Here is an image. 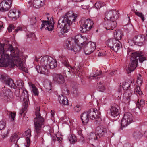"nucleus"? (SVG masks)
I'll list each match as a JSON object with an SVG mask.
<instances>
[{"mask_svg": "<svg viewBox=\"0 0 147 147\" xmlns=\"http://www.w3.org/2000/svg\"><path fill=\"white\" fill-rule=\"evenodd\" d=\"M4 44H0V54L1 56L0 59V66L13 68L16 65L20 69H22L23 68V62L19 58V55L18 54L16 55L15 53H15L14 48L10 44L9 45L8 49L12 53V61H10L9 55L4 53Z\"/></svg>", "mask_w": 147, "mask_h": 147, "instance_id": "nucleus-1", "label": "nucleus"}, {"mask_svg": "<svg viewBox=\"0 0 147 147\" xmlns=\"http://www.w3.org/2000/svg\"><path fill=\"white\" fill-rule=\"evenodd\" d=\"M77 18L72 11H69L64 16L60 17L58 20L57 28H61V32L62 34L67 33L70 29V26L72 22L75 21Z\"/></svg>", "mask_w": 147, "mask_h": 147, "instance_id": "nucleus-2", "label": "nucleus"}, {"mask_svg": "<svg viewBox=\"0 0 147 147\" xmlns=\"http://www.w3.org/2000/svg\"><path fill=\"white\" fill-rule=\"evenodd\" d=\"M35 111V115L36 117L35 118L34 121V131L36 136L37 137L41 136L42 140V137L44 135L43 130L42 127L44 124V119L41 116L40 113V109L38 107H37Z\"/></svg>", "mask_w": 147, "mask_h": 147, "instance_id": "nucleus-3", "label": "nucleus"}, {"mask_svg": "<svg viewBox=\"0 0 147 147\" xmlns=\"http://www.w3.org/2000/svg\"><path fill=\"white\" fill-rule=\"evenodd\" d=\"M131 63L129 66L126 69L127 72L128 74L134 71L137 67L138 60L140 63H142L144 61L146 60L141 52H133L131 53Z\"/></svg>", "mask_w": 147, "mask_h": 147, "instance_id": "nucleus-4", "label": "nucleus"}, {"mask_svg": "<svg viewBox=\"0 0 147 147\" xmlns=\"http://www.w3.org/2000/svg\"><path fill=\"white\" fill-rule=\"evenodd\" d=\"M83 38L81 35H76L74 38H68L66 41L64 45L65 48L69 50L71 49L73 47V42L75 44L79 45L82 43Z\"/></svg>", "mask_w": 147, "mask_h": 147, "instance_id": "nucleus-5", "label": "nucleus"}, {"mask_svg": "<svg viewBox=\"0 0 147 147\" xmlns=\"http://www.w3.org/2000/svg\"><path fill=\"white\" fill-rule=\"evenodd\" d=\"M81 24L80 30L82 33H88L93 27L94 22L90 19L81 21Z\"/></svg>", "mask_w": 147, "mask_h": 147, "instance_id": "nucleus-6", "label": "nucleus"}, {"mask_svg": "<svg viewBox=\"0 0 147 147\" xmlns=\"http://www.w3.org/2000/svg\"><path fill=\"white\" fill-rule=\"evenodd\" d=\"M82 47L83 48L85 54L86 55H89L92 53L95 50L96 48V44L94 42H87L82 41Z\"/></svg>", "mask_w": 147, "mask_h": 147, "instance_id": "nucleus-7", "label": "nucleus"}, {"mask_svg": "<svg viewBox=\"0 0 147 147\" xmlns=\"http://www.w3.org/2000/svg\"><path fill=\"white\" fill-rule=\"evenodd\" d=\"M47 21L42 20V26L40 28L41 30L44 27H45L46 30H48L49 31H52L54 28V20L53 17H52L50 19L49 17H47Z\"/></svg>", "mask_w": 147, "mask_h": 147, "instance_id": "nucleus-8", "label": "nucleus"}, {"mask_svg": "<svg viewBox=\"0 0 147 147\" xmlns=\"http://www.w3.org/2000/svg\"><path fill=\"white\" fill-rule=\"evenodd\" d=\"M133 121V116L132 114L130 112L125 113L123 118L121 121V128L127 126L131 123Z\"/></svg>", "mask_w": 147, "mask_h": 147, "instance_id": "nucleus-9", "label": "nucleus"}, {"mask_svg": "<svg viewBox=\"0 0 147 147\" xmlns=\"http://www.w3.org/2000/svg\"><path fill=\"white\" fill-rule=\"evenodd\" d=\"M3 90L1 91V96L4 100L7 101H9L13 96L12 92L9 89L5 88H2Z\"/></svg>", "mask_w": 147, "mask_h": 147, "instance_id": "nucleus-10", "label": "nucleus"}, {"mask_svg": "<svg viewBox=\"0 0 147 147\" xmlns=\"http://www.w3.org/2000/svg\"><path fill=\"white\" fill-rule=\"evenodd\" d=\"M133 40L134 44L140 46L143 45L146 40L145 36L141 34L135 36Z\"/></svg>", "mask_w": 147, "mask_h": 147, "instance_id": "nucleus-11", "label": "nucleus"}, {"mask_svg": "<svg viewBox=\"0 0 147 147\" xmlns=\"http://www.w3.org/2000/svg\"><path fill=\"white\" fill-rule=\"evenodd\" d=\"M12 3V0H3L0 3V11L5 12L10 9Z\"/></svg>", "mask_w": 147, "mask_h": 147, "instance_id": "nucleus-12", "label": "nucleus"}, {"mask_svg": "<svg viewBox=\"0 0 147 147\" xmlns=\"http://www.w3.org/2000/svg\"><path fill=\"white\" fill-rule=\"evenodd\" d=\"M105 17L107 20H116L118 18V13L113 10L108 11L105 13Z\"/></svg>", "mask_w": 147, "mask_h": 147, "instance_id": "nucleus-13", "label": "nucleus"}, {"mask_svg": "<svg viewBox=\"0 0 147 147\" xmlns=\"http://www.w3.org/2000/svg\"><path fill=\"white\" fill-rule=\"evenodd\" d=\"M2 77L3 81L6 85L8 86L11 88L16 89V87L14 83L13 80L9 78L6 76H2Z\"/></svg>", "mask_w": 147, "mask_h": 147, "instance_id": "nucleus-14", "label": "nucleus"}, {"mask_svg": "<svg viewBox=\"0 0 147 147\" xmlns=\"http://www.w3.org/2000/svg\"><path fill=\"white\" fill-rule=\"evenodd\" d=\"M104 27L107 30H113L117 26L115 20H107L104 22Z\"/></svg>", "mask_w": 147, "mask_h": 147, "instance_id": "nucleus-15", "label": "nucleus"}, {"mask_svg": "<svg viewBox=\"0 0 147 147\" xmlns=\"http://www.w3.org/2000/svg\"><path fill=\"white\" fill-rule=\"evenodd\" d=\"M109 113L111 116L113 118H116L115 120H117L119 117V107L112 106L109 110Z\"/></svg>", "mask_w": 147, "mask_h": 147, "instance_id": "nucleus-16", "label": "nucleus"}, {"mask_svg": "<svg viewBox=\"0 0 147 147\" xmlns=\"http://www.w3.org/2000/svg\"><path fill=\"white\" fill-rule=\"evenodd\" d=\"M53 81L58 84H63L65 82L64 77L61 74H54L53 75Z\"/></svg>", "mask_w": 147, "mask_h": 147, "instance_id": "nucleus-17", "label": "nucleus"}, {"mask_svg": "<svg viewBox=\"0 0 147 147\" xmlns=\"http://www.w3.org/2000/svg\"><path fill=\"white\" fill-rule=\"evenodd\" d=\"M107 133L106 129L101 126L97 127L96 130V134L99 138L102 137Z\"/></svg>", "mask_w": 147, "mask_h": 147, "instance_id": "nucleus-18", "label": "nucleus"}, {"mask_svg": "<svg viewBox=\"0 0 147 147\" xmlns=\"http://www.w3.org/2000/svg\"><path fill=\"white\" fill-rule=\"evenodd\" d=\"M50 59H52V57L50 56H46L43 57L40 61L41 65L47 68Z\"/></svg>", "mask_w": 147, "mask_h": 147, "instance_id": "nucleus-19", "label": "nucleus"}, {"mask_svg": "<svg viewBox=\"0 0 147 147\" xmlns=\"http://www.w3.org/2000/svg\"><path fill=\"white\" fill-rule=\"evenodd\" d=\"M94 114H93L94 117H96V121L95 123L96 125H98L100 123L101 121H102V119L100 117V113L97 109L95 110L94 109Z\"/></svg>", "mask_w": 147, "mask_h": 147, "instance_id": "nucleus-20", "label": "nucleus"}, {"mask_svg": "<svg viewBox=\"0 0 147 147\" xmlns=\"http://www.w3.org/2000/svg\"><path fill=\"white\" fill-rule=\"evenodd\" d=\"M20 12L17 11L16 10L13 9L10 10L8 13L9 17L16 19L19 18L20 14Z\"/></svg>", "mask_w": 147, "mask_h": 147, "instance_id": "nucleus-21", "label": "nucleus"}, {"mask_svg": "<svg viewBox=\"0 0 147 147\" xmlns=\"http://www.w3.org/2000/svg\"><path fill=\"white\" fill-rule=\"evenodd\" d=\"M111 47V49L117 52L119 49L121 47V44L119 40H116Z\"/></svg>", "mask_w": 147, "mask_h": 147, "instance_id": "nucleus-22", "label": "nucleus"}, {"mask_svg": "<svg viewBox=\"0 0 147 147\" xmlns=\"http://www.w3.org/2000/svg\"><path fill=\"white\" fill-rule=\"evenodd\" d=\"M81 119L83 124H86L89 121V118L86 112H84L80 115Z\"/></svg>", "mask_w": 147, "mask_h": 147, "instance_id": "nucleus-23", "label": "nucleus"}, {"mask_svg": "<svg viewBox=\"0 0 147 147\" xmlns=\"http://www.w3.org/2000/svg\"><path fill=\"white\" fill-rule=\"evenodd\" d=\"M36 69L38 73L40 74H44L47 75L48 74V72L47 69L44 67V66H37L36 67Z\"/></svg>", "mask_w": 147, "mask_h": 147, "instance_id": "nucleus-24", "label": "nucleus"}, {"mask_svg": "<svg viewBox=\"0 0 147 147\" xmlns=\"http://www.w3.org/2000/svg\"><path fill=\"white\" fill-rule=\"evenodd\" d=\"M44 2L45 0H34L33 2V6L36 8H39L43 5Z\"/></svg>", "mask_w": 147, "mask_h": 147, "instance_id": "nucleus-25", "label": "nucleus"}, {"mask_svg": "<svg viewBox=\"0 0 147 147\" xmlns=\"http://www.w3.org/2000/svg\"><path fill=\"white\" fill-rule=\"evenodd\" d=\"M58 100L59 102L63 105H68V101L67 98L63 95H59Z\"/></svg>", "mask_w": 147, "mask_h": 147, "instance_id": "nucleus-26", "label": "nucleus"}, {"mask_svg": "<svg viewBox=\"0 0 147 147\" xmlns=\"http://www.w3.org/2000/svg\"><path fill=\"white\" fill-rule=\"evenodd\" d=\"M102 74V71H95L93 74H91L89 77V78L91 79H94L96 80H98L100 79V75Z\"/></svg>", "mask_w": 147, "mask_h": 147, "instance_id": "nucleus-27", "label": "nucleus"}, {"mask_svg": "<svg viewBox=\"0 0 147 147\" xmlns=\"http://www.w3.org/2000/svg\"><path fill=\"white\" fill-rule=\"evenodd\" d=\"M123 36V32L120 30H118L117 31L115 30L114 32V38L117 40L119 41Z\"/></svg>", "mask_w": 147, "mask_h": 147, "instance_id": "nucleus-28", "label": "nucleus"}, {"mask_svg": "<svg viewBox=\"0 0 147 147\" xmlns=\"http://www.w3.org/2000/svg\"><path fill=\"white\" fill-rule=\"evenodd\" d=\"M88 138L91 142L96 141L97 140H98V141L99 140H98V138L97 135L96 134L93 133H91L88 136Z\"/></svg>", "mask_w": 147, "mask_h": 147, "instance_id": "nucleus-29", "label": "nucleus"}, {"mask_svg": "<svg viewBox=\"0 0 147 147\" xmlns=\"http://www.w3.org/2000/svg\"><path fill=\"white\" fill-rule=\"evenodd\" d=\"M68 140L71 144H74L77 141V139L73 134H70L68 137Z\"/></svg>", "mask_w": 147, "mask_h": 147, "instance_id": "nucleus-30", "label": "nucleus"}, {"mask_svg": "<svg viewBox=\"0 0 147 147\" xmlns=\"http://www.w3.org/2000/svg\"><path fill=\"white\" fill-rule=\"evenodd\" d=\"M49 63L47 68L50 69H54L55 67L57 64L56 61L54 60L52 58V59H50Z\"/></svg>", "mask_w": 147, "mask_h": 147, "instance_id": "nucleus-31", "label": "nucleus"}, {"mask_svg": "<svg viewBox=\"0 0 147 147\" xmlns=\"http://www.w3.org/2000/svg\"><path fill=\"white\" fill-rule=\"evenodd\" d=\"M87 114L89 117V118L92 120L95 119L96 117H94L93 114H94V109L91 108L89 109L88 111L86 112Z\"/></svg>", "mask_w": 147, "mask_h": 147, "instance_id": "nucleus-32", "label": "nucleus"}, {"mask_svg": "<svg viewBox=\"0 0 147 147\" xmlns=\"http://www.w3.org/2000/svg\"><path fill=\"white\" fill-rule=\"evenodd\" d=\"M23 90L22 92V96L23 98V100L25 102L26 100H28V91L26 90L25 89Z\"/></svg>", "mask_w": 147, "mask_h": 147, "instance_id": "nucleus-33", "label": "nucleus"}, {"mask_svg": "<svg viewBox=\"0 0 147 147\" xmlns=\"http://www.w3.org/2000/svg\"><path fill=\"white\" fill-rule=\"evenodd\" d=\"M82 43L79 44V45L76 44V46H74L73 45V47L70 50L71 51H73L74 52H77L79 51L81 49L82 47Z\"/></svg>", "mask_w": 147, "mask_h": 147, "instance_id": "nucleus-34", "label": "nucleus"}, {"mask_svg": "<svg viewBox=\"0 0 147 147\" xmlns=\"http://www.w3.org/2000/svg\"><path fill=\"white\" fill-rule=\"evenodd\" d=\"M28 103V102L26 100L23 103V107L19 113L20 114L22 115L24 112L26 110Z\"/></svg>", "mask_w": 147, "mask_h": 147, "instance_id": "nucleus-35", "label": "nucleus"}, {"mask_svg": "<svg viewBox=\"0 0 147 147\" xmlns=\"http://www.w3.org/2000/svg\"><path fill=\"white\" fill-rule=\"evenodd\" d=\"M116 40L114 38H111L108 39L106 41V44L108 46L110 47V48L113 45Z\"/></svg>", "mask_w": 147, "mask_h": 147, "instance_id": "nucleus-36", "label": "nucleus"}, {"mask_svg": "<svg viewBox=\"0 0 147 147\" xmlns=\"http://www.w3.org/2000/svg\"><path fill=\"white\" fill-rule=\"evenodd\" d=\"M142 136L141 133L138 131H134L133 134V137L135 139H140Z\"/></svg>", "mask_w": 147, "mask_h": 147, "instance_id": "nucleus-37", "label": "nucleus"}, {"mask_svg": "<svg viewBox=\"0 0 147 147\" xmlns=\"http://www.w3.org/2000/svg\"><path fill=\"white\" fill-rule=\"evenodd\" d=\"M52 83L49 82H45L44 84V87L45 88L47 91H49L51 90V88Z\"/></svg>", "mask_w": 147, "mask_h": 147, "instance_id": "nucleus-38", "label": "nucleus"}, {"mask_svg": "<svg viewBox=\"0 0 147 147\" xmlns=\"http://www.w3.org/2000/svg\"><path fill=\"white\" fill-rule=\"evenodd\" d=\"M122 87L124 90L127 91L130 90V85L127 82H123L122 84Z\"/></svg>", "mask_w": 147, "mask_h": 147, "instance_id": "nucleus-39", "label": "nucleus"}, {"mask_svg": "<svg viewBox=\"0 0 147 147\" xmlns=\"http://www.w3.org/2000/svg\"><path fill=\"white\" fill-rule=\"evenodd\" d=\"M136 107L140 109L144 105V100L141 99L140 101L138 100L136 103Z\"/></svg>", "mask_w": 147, "mask_h": 147, "instance_id": "nucleus-40", "label": "nucleus"}, {"mask_svg": "<svg viewBox=\"0 0 147 147\" xmlns=\"http://www.w3.org/2000/svg\"><path fill=\"white\" fill-rule=\"evenodd\" d=\"M24 136H26V141H27L28 139H30L29 138L31 136V132L30 129H28L25 131Z\"/></svg>", "mask_w": 147, "mask_h": 147, "instance_id": "nucleus-41", "label": "nucleus"}, {"mask_svg": "<svg viewBox=\"0 0 147 147\" xmlns=\"http://www.w3.org/2000/svg\"><path fill=\"white\" fill-rule=\"evenodd\" d=\"M17 85L19 88H20L22 90L25 89L24 83L22 81L20 80L18 81Z\"/></svg>", "mask_w": 147, "mask_h": 147, "instance_id": "nucleus-42", "label": "nucleus"}, {"mask_svg": "<svg viewBox=\"0 0 147 147\" xmlns=\"http://www.w3.org/2000/svg\"><path fill=\"white\" fill-rule=\"evenodd\" d=\"M142 77L141 75H139L136 81L137 84L138 85H141L142 82Z\"/></svg>", "mask_w": 147, "mask_h": 147, "instance_id": "nucleus-43", "label": "nucleus"}, {"mask_svg": "<svg viewBox=\"0 0 147 147\" xmlns=\"http://www.w3.org/2000/svg\"><path fill=\"white\" fill-rule=\"evenodd\" d=\"M32 93L35 96H38L39 94V92L38 89L35 86L33 88L32 90Z\"/></svg>", "mask_w": 147, "mask_h": 147, "instance_id": "nucleus-44", "label": "nucleus"}, {"mask_svg": "<svg viewBox=\"0 0 147 147\" xmlns=\"http://www.w3.org/2000/svg\"><path fill=\"white\" fill-rule=\"evenodd\" d=\"M103 5V3L100 1H97L95 4V6L97 9H100Z\"/></svg>", "mask_w": 147, "mask_h": 147, "instance_id": "nucleus-45", "label": "nucleus"}, {"mask_svg": "<svg viewBox=\"0 0 147 147\" xmlns=\"http://www.w3.org/2000/svg\"><path fill=\"white\" fill-rule=\"evenodd\" d=\"M135 13L136 15L140 17L141 18L143 21H144V16L142 14V13L138 11H135Z\"/></svg>", "mask_w": 147, "mask_h": 147, "instance_id": "nucleus-46", "label": "nucleus"}, {"mask_svg": "<svg viewBox=\"0 0 147 147\" xmlns=\"http://www.w3.org/2000/svg\"><path fill=\"white\" fill-rule=\"evenodd\" d=\"M98 90L102 92H103L105 90V88L103 84H99L98 86Z\"/></svg>", "mask_w": 147, "mask_h": 147, "instance_id": "nucleus-47", "label": "nucleus"}, {"mask_svg": "<svg viewBox=\"0 0 147 147\" xmlns=\"http://www.w3.org/2000/svg\"><path fill=\"white\" fill-rule=\"evenodd\" d=\"M126 93H128V96H127V100H131L132 98V97H133V96H136L134 94L132 95L130 90H129V91H127Z\"/></svg>", "mask_w": 147, "mask_h": 147, "instance_id": "nucleus-48", "label": "nucleus"}, {"mask_svg": "<svg viewBox=\"0 0 147 147\" xmlns=\"http://www.w3.org/2000/svg\"><path fill=\"white\" fill-rule=\"evenodd\" d=\"M74 67L75 69H76V70L79 72L82 73V69L80 68V66L79 64H75V65Z\"/></svg>", "mask_w": 147, "mask_h": 147, "instance_id": "nucleus-49", "label": "nucleus"}, {"mask_svg": "<svg viewBox=\"0 0 147 147\" xmlns=\"http://www.w3.org/2000/svg\"><path fill=\"white\" fill-rule=\"evenodd\" d=\"M18 135L16 134H14L11 137L10 140L11 142L15 141L17 138Z\"/></svg>", "mask_w": 147, "mask_h": 147, "instance_id": "nucleus-50", "label": "nucleus"}, {"mask_svg": "<svg viewBox=\"0 0 147 147\" xmlns=\"http://www.w3.org/2000/svg\"><path fill=\"white\" fill-rule=\"evenodd\" d=\"M5 123L3 121H0V130L4 129L5 127Z\"/></svg>", "mask_w": 147, "mask_h": 147, "instance_id": "nucleus-51", "label": "nucleus"}, {"mask_svg": "<svg viewBox=\"0 0 147 147\" xmlns=\"http://www.w3.org/2000/svg\"><path fill=\"white\" fill-rule=\"evenodd\" d=\"M9 113V117H11V119L13 121L14 120V118L16 115V113L15 112H10Z\"/></svg>", "mask_w": 147, "mask_h": 147, "instance_id": "nucleus-52", "label": "nucleus"}, {"mask_svg": "<svg viewBox=\"0 0 147 147\" xmlns=\"http://www.w3.org/2000/svg\"><path fill=\"white\" fill-rule=\"evenodd\" d=\"M140 86H138L137 85V87H136V91L138 92V93L140 95H141L142 94V91H141Z\"/></svg>", "mask_w": 147, "mask_h": 147, "instance_id": "nucleus-53", "label": "nucleus"}, {"mask_svg": "<svg viewBox=\"0 0 147 147\" xmlns=\"http://www.w3.org/2000/svg\"><path fill=\"white\" fill-rule=\"evenodd\" d=\"M15 28V27L13 24H10L7 30L9 32H11L12 29H13Z\"/></svg>", "mask_w": 147, "mask_h": 147, "instance_id": "nucleus-54", "label": "nucleus"}, {"mask_svg": "<svg viewBox=\"0 0 147 147\" xmlns=\"http://www.w3.org/2000/svg\"><path fill=\"white\" fill-rule=\"evenodd\" d=\"M36 19L35 17H32L30 20V22L32 25H33L36 23Z\"/></svg>", "mask_w": 147, "mask_h": 147, "instance_id": "nucleus-55", "label": "nucleus"}, {"mask_svg": "<svg viewBox=\"0 0 147 147\" xmlns=\"http://www.w3.org/2000/svg\"><path fill=\"white\" fill-rule=\"evenodd\" d=\"M63 64L66 67H69V63L67 62L66 60H64L62 62Z\"/></svg>", "mask_w": 147, "mask_h": 147, "instance_id": "nucleus-56", "label": "nucleus"}, {"mask_svg": "<svg viewBox=\"0 0 147 147\" xmlns=\"http://www.w3.org/2000/svg\"><path fill=\"white\" fill-rule=\"evenodd\" d=\"M9 132L8 130H7L6 132L5 133L2 134L1 135V136L3 139H4L7 136V134L9 133Z\"/></svg>", "mask_w": 147, "mask_h": 147, "instance_id": "nucleus-57", "label": "nucleus"}, {"mask_svg": "<svg viewBox=\"0 0 147 147\" xmlns=\"http://www.w3.org/2000/svg\"><path fill=\"white\" fill-rule=\"evenodd\" d=\"M61 88L62 89L64 90V91H66L67 93L68 92V91L69 90H67L66 85L65 84L64 85H63L62 86Z\"/></svg>", "mask_w": 147, "mask_h": 147, "instance_id": "nucleus-58", "label": "nucleus"}, {"mask_svg": "<svg viewBox=\"0 0 147 147\" xmlns=\"http://www.w3.org/2000/svg\"><path fill=\"white\" fill-rule=\"evenodd\" d=\"M15 94L17 97H19L20 96V92L19 90H17L15 91Z\"/></svg>", "mask_w": 147, "mask_h": 147, "instance_id": "nucleus-59", "label": "nucleus"}, {"mask_svg": "<svg viewBox=\"0 0 147 147\" xmlns=\"http://www.w3.org/2000/svg\"><path fill=\"white\" fill-rule=\"evenodd\" d=\"M22 28L21 27H17L16 29H15V31L16 33L19 30H22Z\"/></svg>", "mask_w": 147, "mask_h": 147, "instance_id": "nucleus-60", "label": "nucleus"}, {"mask_svg": "<svg viewBox=\"0 0 147 147\" xmlns=\"http://www.w3.org/2000/svg\"><path fill=\"white\" fill-rule=\"evenodd\" d=\"M77 133L78 135L81 136V137H83V134H82V131L81 130H79L78 131Z\"/></svg>", "mask_w": 147, "mask_h": 147, "instance_id": "nucleus-61", "label": "nucleus"}, {"mask_svg": "<svg viewBox=\"0 0 147 147\" xmlns=\"http://www.w3.org/2000/svg\"><path fill=\"white\" fill-rule=\"evenodd\" d=\"M124 147H131V146L130 144L127 143L124 144Z\"/></svg>", "mask_w": 147, "mask_h": 147, "instance_id": "nucleus-62", "label": "nucleus"}, {"mask_svg": "<svg viewBox=\"0 0 147 147\" xmlns=\"http://www.w3.org/2000/svg\"><path fill=\"white\" fill-rule=\"evenodd\" d=\"M77 89L76 88H73V89L72 90V92H73V94H76L77 93Z\"/></svg>", "mask_w": 147, "mask_h": 147, "instance_id": "nucleus-63", "label": "nucleus"}, {"mask_svg": "<svg viewBox=\"0 0 147 147\" xmlns=\"http://www.w3.org/2000/svg\"><path fill=\"white\" fill-rule=\"evenodd\" d=\"M27 145H26V147H29L30 144V140L28 139L27 141Z\"/></svg>", "mask_w": 147, "mask_h": 147, "instance_id": "nucleus-64", "label": "nucleus"}]
</instances>
